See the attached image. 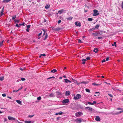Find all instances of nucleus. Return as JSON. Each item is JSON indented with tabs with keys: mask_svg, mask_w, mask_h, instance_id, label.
Returning <instances> with one entry per match:
<instances>
[{
	"mask_svg": "<svg viewBox=\"0 0 123 123\" xmlns=\"http://www.w3.org/2000/svg\"><path fill=\"white\" fill-rule=\"evenodd\" d=\"M94 13L93 15V16H95L99 15V13L98 12V11L96 10H93Z\"/></svg>",
	"mask_w": 123,
	"mask_h": 123,
	"instance_id": "obj_1",
	"label": "nucleus"
},
{
	"mask_svg": "<svg viewBox=\"0 0 123 123\" xmlns=\"http://www.w3.org/2000/svg\"><path fill=\"white\" fill-rule=\"evenodd\" d=\"M81 97V96L80 94H77L74 97V99L75 100L79 99Z\"/></svg>",
	"mask_w": 123,
	"mask_h": 123,
	"instance_id": "obj_2",
	"label": "nucleus"
},
{
	"mask_svg": "<svg viewBox=\"0 0 123 123\" xmlns=\"http://www.w3.org/2000/svg\"><path fill=\"white\" fill-rule=\"evenodd\" d=\"M83 114L82 112H78L76 113L75 114V115L77 117H79L80 116Z\"/></svg>",
	"mask_w": 123,
	"mask_h": 123,
	"instance_id": "obj_3",
	"label": "nucleus"
},
{
	"mask_svg": "<svg viewBox=\"0 0 123 123\" xmlns=\"http://www.w3.org/2000/svg\"><path fill=\"white\" fill-rule=\"evenodd\" d=\"M69 101V99H67L63 100L62 102L63 104H66L68 103Z\"/></svg>",
	"mask_w": 123,
	"mask_h": 123,
	"instance_id": "obj_4",
	"label": "nucleus"
},
{
	"mask_svg": "<svg viewBox=\"0 0 123 123\" xmlns=\"http://www.w3.org/2000/svg\"><path fill=\"white\" fill-rule=\"evenodd\" d=\"M74 120L76 123H80L81 122V120L79 118H77V119H75V120Z\"/></svg>",
	"mask_w": 123,
	"mask_h": 123,
	"instance_id": "obj_5",
	"label": "nucleus"
},
{
	"mask_svg": "<svg viewBox=\"0 0 123 123\" xmlns=\"http://www.w3.org/2000/svg\"><path fill=\"white\" fill-rule=\"evenodd\" d=\"M75 24L77 26L80 27L81 26V24L80 22H76L75 23Z\"/></svg>",
	"mask_w": 123,
	"mask_h": 123,
	"instance_id": "obj_6",
	"label": "nucleus"
},
{
	"mask_svg": "<svg viewBox=\"0 0 123 123\" xmlns=\"http://www.w3.org/2000/svg\"><path fill=\"white\" fill-rule=\"evenodd\" d=\"M85 108L86 109L88 110L91 111H92V109L91 107H86Z\"/></svg>",
	"mask_w": 123,
	"mask_h": 123,
	"instance_id": "obj_7",
	"label": "nucleus"
},
{
	"mask_svg": "<svg viewBox=\"0 0 123 123\" xmlns=\"http://www.w3.org/2000/svg\"><path fill=\"white\" fill-rule=\"evenodd\" d=\"M95 120L97 121H100V118L98 116H96V117Z\"/></svg>",
	"mask_w": 123,
	"mask_h": 123,
	"instance_id": "obj_8",
	"label": "nucleus"
},
{
	"mask_svg": "<svg viewBox=\"0 0 123 123\" xmlns=\"http://www.w3.org/2000/svg\"><path fill=\"white\" fill-rule=\"evenodd\" d=\"M8 118L9 120H15V118L10 116H8Z\"/></svg>",
	"mask_w": 123,
	"mask_h": 123,
	"instance_id": "obj_9",
	"label": "nucleus"
},
{
	"mask_svg": "<svg viewBox=\"0 0 123 123\" xmlns=\"http://www.w3.org/2000/svg\"><path fill=\"white\" fill-rule=\"evenodd\" d=\"M96 103V102L95 101H94L93 103H91L90 102H88V104L89 105H93Z\"/></svg>",
	"mask_w": 123,
	"mask_h": 123,
	"instance_id": "obj_10",
	"label": "nucleus"
},
{
	"mask_svg": "<svg viewBox=\"0 0 123 123\" xmlns=\"http://www.w3.org/2000/svg\"><path fill=\"white\" fill-rule=\"evenodd\" d=\"M61 30V28L59 27H57L55 28H54L53 29V30L55 31H60Z\"/></svg>",
	"mask_w": 123,
	"mask_h": 123,
	"instance_id": "obj_11",
	"label": "nucleus"
},
{
	"mask_svg": "<svg viewBox=\"0 0 123 123\" xmlns=\"http://www.w3.org/2000/svg\"><path fill=\"white\" fill-rule=\"evenodd\" d=\"M70 94V92L69 91H67L66 92L65 95L66 96L69 95Z\"/></svg>",
	"mask_w": 123,
	"mask_h": 123,
	"instance_id": "obj_12",
	"label": "nucleus"
},
{
	"mask_svg": "<svg viewBox=\"0 0 123 123\" xmlns=\"http://www.w3.org/2000/svg\"><path fill=\"white\" fill-rule=\"evenodd\" d=\"M57 72V70L56 69H53L50 71L51 73H55Z\"/></svg>",
	"mask_w": 123,
	"mask_h": 123,
	"instance_id": "obj_13",
	"label": "nucleus"
},
{
	"mask_svg": "<svg viewBox=\"0 0 123 123\" xmlns=\"http://www.w3.org/2000/svg\"><path fill=\"white\" fill-rule=\"evenodd\" d=\"M64 80L65 82L66 83H67L68 82H71V81L68 80L67 79H64Z\"/></svg>",
	"mask_w": 123,
	"mask_h": 123,
	"instance_id": "obj_14",
	"label": "nucleus"
},
{
	"mask_svg": "<svg viewBox=\"0 0 123 123\" xmlns=\"http://www.w3.org/2000/svg\"><path fill=\"white\" fill-rule=\"evenodd\" d=\"M63 9H62L61 10L59 11H58V13L59 14H61L63 12Z\"/></svg>",
	"mask_w": 123,
	"mask_h": 123,
	"instance_id": "obj_15",
	"label": "nucleus"
},
{
	"mask_svg": "<svg viewBox=\"0 0 123 123\" xmlns=\"http://www.w3.org/2000/svg\"><path fill=\"white\" fill-rule=\"evenodd\" d=\"M94 52L95 53H96L98 51V49L97 48H95L93 50Z\"/></svg>",
	"mask_w": 123,
	"mask_h": 123,
	"instance_id": "obj_16",
	"label": "nucleus"
},
{
	"mask_svg": "<svg viewBox=\"0 0 123 123\" xmlns=\"http://www.w3.org/2000/svg\"><path fill=\"white\" fill-rule=\"evenodd\" d=\"M95 93L96 94V95H94V96H98L99 95V94L100 93L98 92H95Z\"/></svg>",
	"mask_w": 123,
	"mask_h": 123,
	"instance_id": "obj_17",
	"label": "nucleus"
},
{
	"mask_svg": "<svg viewBox=\"0 0 123 123\" xmlns=\"http://www.w3.org/2000/svg\"><path fill=\"white\" fill-rule=\"evenodd\" d=\"M50 7V6L49 5H47L45 6V8L46 9H48Z\"/></svg>",
	"mask_w": 123,
	"mask_h": 123,
	"instance_id": "obj_18",
	"label": "nucleus"
},
{
	"mask_svg": "<svg viewBox=\"0 0 123 123\" xmlns=\"http://www.w3.org/2000/svg\"><path fill=\"white\" fill-rule=\"evenodd\" d=\"M20 105H21V104L22 102L21 101H20L19 100H17L16 101Z\"/></svg>",
	"mask_w": 123,
	"mask_h": 123,
	"instance_id": "obj_19",
	"label": "nucleus"
},
{
	"mask_svg": "<svg viewBox=\"0 0 123 123\" xmlns=\"http://www.w3.org/2000/svg\"><path fill=\"white\" fill-rule=\"evenodd\" d=\"M10 0H4L3 1V2L4 3H8L10 1Z\"/></svg>",
	"mask_w": 123,
	"mask_h": 123,
	"instance_id": "obj_20",
	"label": "nucleus"
},
{
	"mask_svg": "<svg viewBox=\"0 0 123 123\" xmlns=\"http://www.w3.org/2000/svg\"><path fill=\"white\" fill-rule=\"evenodd\" d=\"M56 93L57 95H61V93H60L58 91H57L56 92Z\"/></svg>",
	"mask_w": 123,
	"mask_h": 123,
	"instance_id": "obj_21",
	"label": "nucleus"
},
{
	"mask_svg": "<svg viewBox=\"0 0 123 123\" xmlns=\"http://www.w3.org/2000/svg\"><path fill=\"white\" fill-rule=\"evenodd\" d=\"M73 17L71 16H70V17L68 18H66V19L67 20H72V19Z\"/></svg>",
	"mask_w": 123,
	"mask_h": 123,
	"instance_id": "obj_22",
	"label": "nucleus"
},
{
	"mask_svg": "<svg viewBox=\"0 0 123 123\" xmlns=\"http://www.w3.org/2000/svg\"><path fill=\"white\" fill-rule=\"evenodd\" d=\"M49 96L50 97H54V95L53 94H51L49 95Z\"/></svg>",
	"mask_w": 123,
	"mask_h": 123,
	"instance_id": "obj_23",
	"label": "nucleus"
},
{
	"mask_svg": "<svg viewBox=\"0 0 123 123\" xmlns=\"http://www.w3.org/2000/svg\"><path fill=\"white\" fill-rule=\"evenodd\" d=\"M24 122L25 123H31V122L30 121H25Z\"/></svg>",
	"mask_w": 123,
	"mask_h": 123,
	"instance_id": "obj_24",
	"label": "nucleus"
},
{
	"mask_svg": "<svg viewBox=\"0 0 123 123\" xmlns=\"http://www.w3.org/2000/svg\"><path fill=\"white\" fill-rule=\"evenodd\" d=\"M16 18V15H15V16H13L12 17V20H14Z\"/></svg>",
	"mask_w": 123,
	"mask_h": 123,
	"instance_id": "obj_25",
	"label": "nucleus"
},
{
	"mask_svg": "<svg viewBox=\"0 0 123 123\" xmlns=\"http://www.w3.org/2000/svg\"><path fill=\"white\" fill-rule=\"evenodd\" d=\"M4 77L2 76L0 77V81H2L4 80Z\"/></svg>",
	"mask_w": 123,
	"mask_h": 123,
	"instance_id": "obj_26",
	"label": "nucleus"
},
{
	"mask_svg": "<svg viewBox=\"0 0 123 123\" xmlns=\"http://www.w3.org/2000/svg\"><path fill=\"white\" fill-rule=\"evenodd\" d=\"M92 84L93 85H94V86H99V85H100V84H95L94 83H92Z\"/></svg>",
	"mask_w": 123,
	"mask_h": 123,
	"instance_id": "obj_27",
	"label": "nucleus"
},
{
	"mask_svg": "<svg viewBox=\"0 0 123 123\" xmlns=\"http://www.w3.org/2000/svg\"><path fill=\"white\" fill-rule=\"evenodd\" d=\"M86 91L87 92H90V90L86 88L85 89Z\"/></svg>",
	"mask_w": 123,
	"mask_h": 123,
	"instance_id": "obj_28",
	"label": "nucleus"
},
{
	"mask_svg": "<svg viewBox=\"0 0 123 123\" xmlns=\"http://www.w3.org/2000/svg\"><path fill=\"white\" fill-rule=\"evenodd\" d=\"M4 42V40H3L1 42H0V46L1 47L3 45V43Z\"/></svg>",
	"mask_w": 123,
	"mask_h": 123,
	"instance_id": "obj_29",
	"label": "nucleus"
},
{
	"mask_svg": "<svg viewBox=\"0 0 123 123\" xmlns=\"http://www.w3.org/2000/svg\"><path fill=\"white\" fill-rule=\"evenodd\" d=\"M88 20L90 21H91L92 20V18H88Z\"/></svg>",
	"mask_w": 123,
	"mask_h": 123,
	"instance_id": "obj_30",
	"label": "nucleus"
},
{
	"mask_svg": "<svg viewBox=\"0 0 123 123\" xmlns=\"http://www.w3.org/2000/svg\"><path fill=\"white\" fill-rule=\"evenodd\" d=\"M48 37V35L47 33H46L45 36V37L44 39V40H45Z\"/></svg>",
	"mask_w": 123,
	"mask_h": 123,
	"instance_id": "obj_31",
	"label": "nucleus"
},
{
	"mask_svg": "<svg viewBox=\"0 0 123 123\" xmlns=\"http://www.w3.org/2000/svg\"><path fill=\"white\" fill-rule=\"evenodd\" d=\"M112 45L113 46H116V42H114V44H112Z\"/></svg>",
	"mask_w": 123,
	"mask_h": 123,
	"instance_id": "obj_32",
	"label": "nucleus"
},
{
	"mask_svg": "<svg viewBox=\"0 0 123 123\" xmlns=\"http://www.w3.org/2000/svg\"><path fill=\"white\" fill-rule=\"evenodd\" d=\"M99 26V25H97L95 26V28L96 29H98Z\"/></svg>",
	"mask_w": 123,
	"mask_h": 123,
	"instance_id": "obj_33",
	"label": "nucleus"
},
{
	"mask_svg": "<svg viewBox=\"0 0 123 123\" xmlns=\"http://www.w3.org/2000/svg\"><path fill=\"white\" fill-rule=\"evenodd\" d=\"M14 21L15 23H18L19 22V21L17 19L15 20Z\"/></svg>",
	"mask_w": 123,
	"mask_h": 123,
	"instance_id": "obj_34",
	"label": "nucleus"
},
{
	"mask_svg": "<svg viewBox=\"0 0 123 123\" xmlns=\"http://www.w3.org/2000/svg\"><path fill=\"white\" fill-rule=\"evenodd\" d=\"M78 43H82V42L81 40L80 39H78Z\"/></svg>",
	"mask_w": 123,
	"mask_h": 123,
	"instance_id": "obj_35",
	"label": "nucleus"
},
{
	"mask_svg": "<svg viewBox=\"0 0 123 123\" xmlns=\"http://www.w3.org/2000/svg\"><path fill=\"white\" fill-rule=\"evenodd\" d=\"M26 26L27 28H29L31 26L30 25H27Z\"/></svg>",
	"mask_w": 123,
	"mask_h": 123,
	"instance_id": "obj_36",
	"label": "nucleus"
},
{
	"mask_svg": "<svg viewBox=\"0 0 123 123\" xmlns=\"http://www.w3.org/2000/svg\"><path fill=\"white\" fill-rule=\"evenodd\" d=\"M37 99L38 100H40L41 99V97L40 96L39 97L37 98Z\"/></svg>",
	"mask_w": 123,
	"mask_h": 123,
	"instance_id": "obj_37",
	"label": "nucleus"
},
{
	"mask_svg": "<svg viewBox=\"0 0 123 123\" xmlns=\"http://www.w3.org/2000/svg\"><path fill=\"white\" fill-rule=\"evenodd\" d=\"M88 83V82L87 81V82L84 81V82H83L80 83H83L84 84H86Z\"/></svg>",
	"mask_w": 123,
	"mask_h": 123,
	"instance_id": "obj_38",
	"label": "nucleus"
},
{
	"mask_svg": "<svg viewBox=\"0 0 123 123\" xmlns=\"http://www.w3.org/2000/svg\"><path fill=\"white\" fill-rule=\"evenodd\" d=\"M92 34L94 35L95 36H96L98 35V34L97 33H92Z\"/></svg>",
	"mask_w": 123,
	"mask_h": 123,
	"instance_id": "obj_39",
	"label": "nucleus"
},
{
	"mask_svg": "<svg viewBox=\"0 0 123 123\" xmlns=\"http://www.w3.org/2000/svg\"><path fill=\"white\" fill-rule=\"evenodd\" d=\"M86 59H83L81 60V61L82 62H85L86 61Z\"/></svg>",
	"mask_w": 123,
	"mask_h": 123,
	"instance_id": "obj_40",
	"label": "nucleus"
},
{
	"mask_svg": "<svg viewBox=\"0 0 123 123\" xmlns=\"http://www.w3.org/2000/svg\"><path fill=\"white\" fill-rule=\"evenodd\" d=\"M42 30L43 31L44 33H43V35H44L45 34H46L45 31L43 29H42Z\"/></svg>",
	"mask_w": 123,
	"mask_h": 123,
	"instance_id": "obj_41",
	"label": "nucleus"
},
{
	"mask_svg": "<svg viewBox=\"0 0 123 123\" xmlns=\"http://www.w3.org/2000/svg\"><path fill=\"white\" fill-rule=\"evenodd\" d=\"M21 80L22 81H25V78H21Z\"/></svg>",
	"mask_w": 123,
	"mask_h": 123,
	"instance_id": "obj_42",
	"label": "nucleus"
},
{
	"mask_svg": "<svg viewBox=\"0 0 123 123\" xmlns=\"http://www.w3.org/2000/svg\"><path fill=\"white\" fill-rule=\"evenodd\" d=\"M2 96L3 97H5L6 96V94L5 93L3 94L2 95Z\"/></svg>",
	"mask_w": 123,
	"mask_h": 123,
	"instance_id": "obj_43",
	"label": "nucleus"
},
{
	"mask_svg": "<svg viewBox=\"0 0 123 123\" xmlns=\"http://www.w3.org/2000/svg\"><path fill=\"white\" fill-rule=\"evenodd\" d=\"M90 57H88L86 58V59L87 60H89L90 59Z\"/></svg>",
	"mask_w": 123,
	"mask_h": 123,
	"instance_id": "obj_44",
	"label": "nucleus"
},
{
	"mask_svg": "<svg viewBox=\"0 0 123 123\" xmlns=\"http://www.w3.org/2000/svg\"><path fill=\"white\" fill-rule=\"evenodd\" d=\"M34 115H29L28 117H33Z\"/></svg>",
	"mask_w": 123,
	"mask_h": 123,
	"instance_id": "obj_45",
	"label": "nucleus"
},
{
	"mask_svg": "<svg viewBox=\"0 0 123 123\" xmlns=\"http://www.w3.org/2000/svg\"><path fill=\"white\" fill-rule=\"evenodd\" d=\"M4 7H3L2 9V10H1V12H4Z\"/></svg>",
	"mask_w": 123,
	"mask_h": 123,
	"instance_id": "obj_46",
	"label": "nucleus"
},
{
	"mask_svg": "<svg viewBox=\"0 0 123 123\" xmlns=\"http://www.w3.org/2000/svg\"><path fill=\"white\" fill-rule=\"evenodd\" d=\"M42 32H41L39 34H38V37H39L42 35Z\"/></svg>",
	"mask_w": 123,
	"mask_h": 123,
	"instance_id": "obj_47",
	"label": "nucleus"
},
{
	"mask_svg": "<svg viewBox=\"0 0 123 123\" xmlns=\"http://www.w3.org/2000/svg\"><path fill=\"white\" fill-rule=\"evenodd\" d=\"M62 113L63 112H61L58 113V114L61 115L62 114Z\"/></svg>",
	"mask_w": 123,
	"mask_h": 123,
	"instance_id": "obj_48",
	"label": "nucleus"
},
{
	"mask_svg": "<svg viewBox=\"0 0 123 123\" xmlns=\"http://www.w3.org/2000/svg\"><path fill=\"white\" fill-rule=\"evenodd\" d=\"M108 95L111 97H113V96L112 94H108Z\"/></svg>",
	"mask_w": 123,
	"mask_h": 123,
	"instance_id": "obj_49",
	"label": "nucleus"
},
{
	"mask_svg": "<svg viewBox=\"0 0 123 123\" xmlns=\"http://www.w3.org/2000/svg\"><path fill=\"white\" fill-rule=\"evenodd\" d=\"M105 62V59H104L102 61V63H103L104 62Z\"/></svg>",
	"mask_w": 123,
	"mask_h": 123,
	"instance_id": "obj_50",
	"label": "nucleus"
},
{
	"mask_svg": "<svg viewBox=\"0 0 123 123\" xmlns=\"http://www.w3.org/2000/svg\"><path fill=\"white\" fill-rule=\"evenodd\" d=\"M61 20H59L58 21V24H60V23H61Z\"/></svg>",
	"mask_w": 123,
	"mask_h": 123,
	"instance_id": "obj_51",
	"label": "nucleus"
},
{
	"mask_svg": "<svg viewBox=\"0 0 123 123\" xmlns=\"http://www.w3.org/2000/svg\"><path fill=\"white\" fill-rule=\"evenodd\" d=\"M4 14L3 12H1L0 13V16L1 17V16L2 15H3Z\"/></svg>",
	"mask_w": 123,
	"mask_h": 123,
	"instance_id": "obj_52",
	"label": "nucleus"
},
{
	"mask_svg": "<svg viewBox=\"0 0 123 123\" xmlns=\"http://www.w3.org/2000/svg\"><path fill=\"white\" fill-rule=\"evenodd\" d=\"M30 30L29 29V28H27V29L26 30V31L27 32H29V31Z\"/></svg>",
	"mask_w": 123,
	"mask_h": 123,
	"instance_id": "obj_53",
	"label": "nucleus"
},
{
	"mask_svg": "<svg viewBox=\"0 0 123 123\" xmlns=\"http://www.w3.org/2000/svg\"><path fill=\"white\" fill-rule=\"evenodd\" d=\"M41 55L42 56H45L46 55V54H41Z\"/></svg>",
	"mask_w": 123,
	"mask_h": 123,
	"instance_id": "obj_54",
	"label": "nucleus"
},
{
	"mask_svg": "<svg viewBox=\"0 0 123 123\" xmlns=\"http://www.w3.org/2000/svg\"><path fill=\"white\" fill-rule=\"evenodd\" d=\"M22 88H23V86H21V88H19V89H18V91H19V90H21V89H22Z\"/></svg>",
	"mask_w": 123,
	"mask_h": 123,
	"instance_id": "obj_55",
	"label": "nucleus"
},
{
	"mask_svg": "<svg viewBox=\"0 0 123 123\" xmlns=\"http://www.w3.org/2000/svg\"><path fill=\"white\" fill-rule=\"evenodd\" d=\"M122 8L123 10V2L122 4Z\"/></svg>",
	"mask_w": 123,
	"mask_h": 123,
	"instance_id": "obj_56",
	"label": "nucleus"
},
{
	"mask_svg": "<svg viewBox=\"0 0 123 123\" xmlns=\"http://www.w3.org/2000/svg\"><path fill=\"white\" fill-rule=\"evenodd\" d=\"M119 114V112H117L114 113V114L116 115H118V114Z\"/></svg>",
	"mask_w": 123,
	"mask_h": 123,
	"instance_id": "obj_57",
	"label": "nucleus"
},
{
	"mask_svg": "<svg viewBox=\"0 0 123 123\" xmlns=\"http://www.w3.org/2000/svg\"><path fill=\"white\" fill-rule=\"evenodd\" d=\"M123 112V111H120L119 112V114Z\"/></svg>",
	"mask_w": 123,
	"mask_h": 123,
	"instance_id": "obj_58",
	"label": "nucleus"
},
{
	"mask_svg": "<svg viewBox=\"0 0 123 123\" xmlns=\"http://www.w3.org/2000/svg\"><path fill=\"white\" fill-rule=\"evenodd\" d=\"M95 29L94 28H92L90 30V31H93Z\"/></svg>",
	"mask_w": 123,
	"mask_h": 123,
	"instance_id": "obj_59",
	"label": "nucleus"
},
{
	"mask_svg": "<svg viewBox=\"0 0 123 123\" xmlns=\"http://www.w3.org/2000/svg\"><path fill=\"white\" fill-rule=\"evenodd\" d=\"M117 109L121 110H122V108H117Z\"/></svg>",
	"mask_w": 123,
	"mask_h": 123,
	"instance_id": "obj_60",
	"label": "nucleus"
},
{
	"mask_svg": "<svg viewBox=\"0 0 123 123\" xmlns=\"http://www.w3.org/2000/svg\"><path fill=\"white\" fill-rule=\"evenodd\" d=\"M7 120V119L6 118H4V122H6Z\"/></svg>",
	"mask_w": 123,
	"mask_h": 123,
	"instance_id": "obj_61",
	"label": "nucleus"
},
{
	"mask_svg": "<svg viewBox=\"0 0 123 123\" xmlns=\"http://www.w3.org/2000/svg\"><path fill=\"white\" fill-rule=\"evenodd\" d=\"M98 38L99 39H102V38L101 37H98Z\"/></svg>",
	"mask_w": 123,
	"mask_h": 123,
	"instance_id": "obj_62",
	"label": "nucleus"
},
{
	"mask_svg": "<svg viewBox=\"0 0 123 123\" xmlns=\"http://www.w3.org/2000/svg\"><path fill=\"white\" fill-rule=\"evenodd\" d=\"M16 27H19V26L18 25V24H17L16 25Z\"/></svg>",
	"mask_w": 123,
	"mask_h": 123,
	"instance_id": "obj_63",
	"label": "nucleus"
},
{
	"mask_svg": "<svg viewBox=\"0 0 123 123\" xmlns=\"http://www.w3.org/2000/svg\"><path fill=\"white\" fill-rule=\"evenodd\" d=\"M19 69H20L21 70V71H23V70H23V69L22 68H19Z\"/></svg>",
	"mask_w": 123,
	"mask_h": 123,
	"instance_id": "obj_64",
	"label": "nucleus"
}]
</instances>
